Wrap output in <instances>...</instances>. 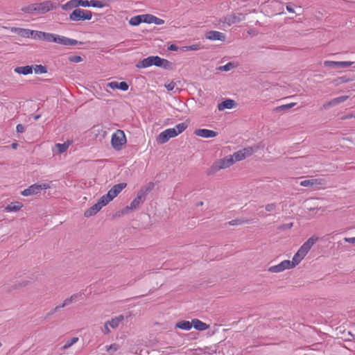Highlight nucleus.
Segmentation results:
<instances>
[{
  "label": "nucleus",
  "instance_id": "c03bdc74",
  "mask_svg": "<svg viewBox=\"0 0 355 355\" xmlns=\"http://www.w3.org/2000/svg\"><path fill=\"white\" fill-rule=\"evenodd\" d=\"M233 67H234V64L232 62H228L223 66L219 67L218 69L219 71H228Z\"/></svg>",
  "mask_w": 355,
  "mask_h": 355
},
{
  "label": "nucleus",
  "instance_id": "9b49d317",
  "mask_svg": "<svg viewBox=\"0 0 355 355\" xmlns=\"http://www.w3.org/2000/svg\"><path fill=\"white\" fill-rule=\"evenodd\" d=\"M87 4V0H70L62 5L61 8L64 10H69L72 8H78L79 6L86 7Z\"/></svg>",
  "mask_w": 355,
  "mask_h": 355
},
{
  "label": "nucleus",
  "instance_id": "4c0bfd02",
  "mask_svg": "<svg viewBox=\"0 0 355 355\" xmlns=\"http://www.w3.org/2000/svg\"><path fill=\"white\" fill-rule=\"evenodd\" d=\"M188 127V124L187 123H180L175 125V128H173L177 133V135L182 133L183 131L186 130V128Z\"/></svg>",
  "mask_w": 355,
  "mask_h": 355
},
{
  "label": "nucleus",
  "instance_id": "f704fd0d",
  "mask_svg": "<svg viewBox=\"0 0 355 355\" xmlns=\"http://www.w3.org/2000/svg\"><path fill=\"white\" fill-rule=\"evenodd\" d=\"M78 341V337H73L70 340H68L65 344L62 347L61 349L62 351H65L66 349L71 347L73 344L76 343Z\"/></svg>",
  "mask_w": 355,
  "mask_h": 355
},
{
  "label": "nucleus",
  "instance_id": "4be33fe9",
  "mask_svg": "<svg viewBox=\"0 0 355 355\" xmlns=\"http://www.w3.org/2000/svg\"><path fill=\"white\" fill-rule=\"evenodd\" d=\"M236 103L234 100L226 99L221 103H218V109L220 111H223L225 109H232L236 106Z\"/></svg>",
  "mask_w": 355,
  "mask_h": 355
},
{
  "label": "nucleus",
  "instance_id": "2eb2a0df",
  "mask_svg": "<svg viewBox=\"0 0 355 355\" xmlns=\"http://www.w3.org/2000/svg\"><path fill=\"white\" fill-rule=\"evenodd\" d=\"M291 261L284 260L277 265L270 266L268 268V271L270 272H273V273H277V272H282V271L285 270L286 269L292 268L291 267Z\"/></svg>",
  "mask_w": 355,
  "mask_h": 355
},
{
  "label": "nucleus",
  "instance_id": "412c9836",
  "mask_svg": "<svg viewBox=\"0 0 355 355\" xmlns=\"http://www.w3.org/2000/svg\"><path fill=\"white\" fill-rule=\"evenodd\" d=\"M107 86L113 89H118L122 91H127L129 88L128 84L124 81L120 83L117 81H112L109 83Z\"/></svg>",
  "mask_w": 355,
  "mask_h": 355
},
{
  "label": "nucleus",
  "instance_id": "bf43d9fd",
  "mask_svg": "<svg viewBox=\"0 0 355 355\" xmlns=\"http://www.w3.org/2000/svg\"><path fill=\"white\" fill-rule=\"evenodd\" d=\"M286 10H287L289 12H293V13H294V12H295L294 9L293 8V7L291 6V5H290V4L286 5Z\"/></svg>",
  "mask_w": 355,
  "mask_h": 355
},
{
  "label": "nucleus",
  "instance_id": "37998d69",
  "mask_svg": "<svg viewBox=\"0 0 355 355\" xmlns=\"http://www.w3.org/2000/svg\"><path fill=\"white\" fill-rule=\"evenodd\" d=\"M43 31H32V33H31V37L35 39V40H42V34H43Z\"/></svg>",
  "mask_w": 355,
  "mask_h": 355
},
{
  "label": "nucleus",
  "instance_id": "338daca9",
  "mask_svg": "<svg viewBox=\"0 0 355 355\" xmlns=\"http://www.w3.org/2000/svg\"><path fill=\"white\" fill-rule=\"evenodd\" d=\"M203 205V202H199L197 203V206H201Z\"/></svg>",
  "mask_w": 355,
  "mask_h": 355
},
{
  "label": "nucleus",
  "instance_id": "4d7b16f0",
  "mask_svg": "<svg viewBox=\"0 0 355 355\" xmlns=\"http://www.w3.org/2000/svg\"><path fill=\"white\" fill-rule=\"evenodd\" d=\"M178 49H179L178 46H177L175 44H171L168 47V50H169V51H178Z\"/></svg>",
  "mask_w": 355,
  "mask_h": 355
},
{
  "label": "nucleus",
  "instance_id": "20e7f679",
  "mask_svg": "<svg viewBox=\"0 0 355 355\" xmlns=\"http://www.w3.org/2000/svg\"><path fill=\"white\" fill-rule=\"evenodd\" d=\"M92 17V12L90 10H85L76 8L69 15V19L74 21L90 20Z\"/></svg>",
  "mask_w": 355,
  "mask_h": 355
},
{
  "label": "nucleus",
  "instance_id": "473e14b6",
  "mask_svg": "<svg viewBox=\"0 0 355 355\" xmlns=\"http://www.w3.org/2000/svg\"><path fill=\"white\" fill-rule=\"evenodd\" d=\"M22 207V204L19 202H15L14 203H11L5 207V210L10 212V211H17Z\"/></svg>",
  "mask_w": 355,
  "mask_h": 355
},
{
  "label": "nucleus",
  "instance_id": "ddd939ff",
  "mask_svg": "<svg viewBox=\"0 0 355 355\" xmlns=\"http://www.w3.org/2000/svg\"><path fill=\"white\" fill-rule=\"evenodd\" d=\"M127 184L125 182L119 183L114 185L106 194V197L112 200L115 197L118 196L121 191L125 189Z\"/></svg>",
  "mask_w": 355,
  "mask_h": 355
},
{
  "label": "nucleus",
  "instance_id": "cd10ccee",
  "mask_svg": "<svg viewBox=\"0 0 355 355\" xmlns=\"http://www.w3.org/2000/svg\"><path fill=\"white\" fill-rule=\"evenodd\" d=\"M81 296H82L81 293H76V294L72 295L70 297H68L64 300L63 303L61 304V306L65 307L73 302H76L78 301V298Z\"/></svg>",
  "mask_w": 355,
  "mask_h": 355
},
{
  "label": "nucleus",
  "instance_id": "e2e57ef3",
  "mask_svg": "<svg viewBox=\"0 0 355 355\" xmlns=\"http://www.w3.org/2000/svg\"><path fill=\"white\" fill-rule=\"evenodd\" d=\"M62 308H64V306H61V304H60V305H58V306H55V307L54 309H53V311L57 312V311H59L60 309H62Z\"/></svg>",
  "mask_w": 355,
  "mask_h": 355
},
{
  "label": "nucleus",
  "instance_id": "6ab92c4d",
  "mask_svg": "<svg viewBox=\"0 0 355 355\" xmlns=\"http://www.w3.org/2000/svg\"><path fill=\"white\" fill-rule=\"evenodd\" d=\"M194 134L203 138H213L218 135V132L208 129H197Z\"/></svg>",
  "mask_w": 355,
  "mask_h": 355
},
{
  "label": "nucleus",
  "instance_id": "dca6fc26",
  "mask_svg": "<svg viewBox=\"0 0 355 355\" xmlns=\"http://www.w3.org/2000/svg\"><path fill=\"white\" fill-rule=\"evenodd\" d=\"M300 184L302 187H311L314 189H316L319 188L320 185L322 184V182L321 180L311 178L301 181Z\"/></svg>",
  "mask_w": 355,
  "mask_h": 355
},
{
  "label": "nucleus",
  "instance_id": "a18cd8bd",
  "mask_svg": "<svg viewBox=\"0 0 355 355\" xmlns=\"http://www.w3.org/2000/svg\"><path fill=\"white\" fill-rule=\"evenodd\" d=\"M68 60L71 62L78 63L83 60V58L80 55H70Z\"/></svg>",
  "mask_w": 355,
  "mask_h": 355
},
{
  "label": "nucleus",
  "instance_id": "69168bd1",
  "mask_svg": "<svg viewBox=\"0 0 355 355\" xmlns=\"http://www.w3.org/2000/svg\"><path fill=\"white\" fill-rule=\"evenodd\" d=\"M40 116H41V115H40V114H37V115H35V116H33V119H34L35 120H38V119L40 118Z\"/></svg>",
  "mask_w": 355,
  "mask_h": 355
},
{
  "label": "nucleus",
  "instance_id": "a878e982",
  "mask_svg": "<svg viewBox=\"0 0 355 355\" xmlns=\"http://www.w3.org/2000/svg\"><path fill=\"white\" fill-rule=\"evenodd\" d=\"M14 71L19 74L28 75L33 73V67L29 65L17 67L15 68Z\"/></svg>",
  "mask_w": 355,
  "mask_h": 355
},
{
  "label": "nucleus",
  "instance_id": "423d86ee",
  "mask_svg": "<svg viewBox=\"0 0 355 355\" xmlns=\"http://www.w3.org/2000/svg\"><path fill=\"white\" fill-rule=\"evenodd\" d=\"M49 184H34L28 187L27 189L23 190L21 194L24 196H33L39 193L43 189H49Z\"/></svg>",
  "mask_w": 355,
  "mask_h": 355
},
{
  "label": "nucleus",
  "instance_id": "c9c22d12",
  "mask_svg": "<svg viewBox=\"0 0 355 355\" xmlns=\"http://www.w3.org/2000/svg\"><path fill=\"white\" fill-rule=\"evenodd\" d=\"M21 11L28 14H35V3L30 4L27 6H24L21 8Z\"/></svg>",
  "mask_w": 355,
  "mask_h": 355
},
{
  "label": "nucleus",
  "instance_id": "13d9d810",
  "mask_svg": "<svg viewBox=\"0 0 355 355\" xmlns=\"http://www.w3.org/2000/svg\"><path fill=\"white\" fill-rule=\"evenodd\" d=\"M93 209L98 213L102 208L101 206L98 205L97 203H95L93 206H92Z\"/></svg>",
  "mask_w": 355,
  "mask_h": 355
},
{
  "label": "nucleus",
  "instance_id": "aec40b11",
  "mask_svg": "<svg viewBox=\"0 0 355 355\" xmlns=\"http://www.w3.org/2000/svg\"><path fill=\"white\" fill-rule=\"evenodd\" d=\"M144 23L147 24H155L157 25H162L164 23V20L162 19L158 18L150 14H145L144 15Z\"/></svg>",
  "mask_w": 355,
  "mask_h": 355
},
{
  "label": "nucleus",
  "instance_id": "603ef678",
  "mask_svg": "<svg viewBox=\"0 0 355 355\" xmlns=\"http://www.w3.org/2000/svg\"><path fill=\"white\" fill-rule=\"evenodd\" d=\"M175 86V83L173 82H171L168 84L165 85V87L168 91H172Z\"/></svg>",
  "mask_w": 355,
  "mask_h": 355
},
{
  "label": "nucleus",
  "instance_id": "0e129e2a",
  "mask_svg": "<svg viewBox=\"0 0 355 355\" xmlns=\"http://www.w3.org/2000/svg\"><path fill=\"white\" fill-rule=\"evenodd\" d=\"M17 146H18L17 143H12V144H11V147H12L13 149H16V148H17Z\"/></svg>",
  "mask_w": 355,
  "mask_h": 355
},
{
  "label": "nucleus",
  "instance_id": "774afa93",
  "mask_svg": "<svg viewBox=\"0 0 355 355\" xmlns=\"http://www.w3.org/2000/svg\"><path fill=\"white\" fill-rule=\"evenodd\" d=\"M113 1H114V0H107V1H108L109 3H110V2Z\"/></svg>",
  "mask_w": 355,
  "mask_h": 355
},
{
  "label": "nucleus",
  "instance_id": "7ed1b4c3",
  "mask_svg": "<svg viewBox=\"0 0 355 355\" xmlns=\"http://www.w3.org/2000/svg\"><path fill=\"white\" fill-rule=\"evenodd\" d=\"M126 143V138L125 133L121 130H117L112 135L111 144L114 149L119 150L122 146Z\"/></svg>",
  "mask_w": 355,
  "mask_h": 355
},
{
  "label": "nucleus",
  "instance_id": "052dcab7",
  "mask_svg": "<svg viewBox=\"0 0 355 355\" xmlns=\"http://www.w3.org/2000/svg\"><path fill=\"white\" fill-rule=\"evenodd\" d=\"M293 227V223L285 224L282 226L283 229H290Z\"/></svg>",
  "mask_w": 355,
  "mask_h": 355
},
{
  "label": "nucleus",
  "instance_id": "9d476101",
  "mask_svg": "<svg viewBox=\"0 0 355 355\" xmlns=\"http://www.w3.org/2000/svg\"><path fill=\"white\" fill-rule=\"evenodd\" d=\"M245 19V15L242 13H232L224 17L223 22L228 26L239 23Z\"/></svg>",
  "mask_w": 355,
  "mask_h": 355
},
{
  "label": "nucleus",
  "instance_id": "72a5a7b5",
  "mask_svg": "<svg viewBox=\"0 0 355 355\" xmlns=\"http://www.w3.org/2000/svg\"><path fill=\"white\" fill-rule=\"evenodd\" d=\"M107 5V3H103L102 1L98 0H87V4L86 5V7L92 6L95 8H103Z\"/></svg>",
  "mask_w": 355,
  "mask_h": 355
},
{
  "label": "nucleus",
  "instance_id": "864d4df0",
  "mask_svg": "<svg viewBox=\"0 0 355 355\" xmlns=\"http://www.w3.org/2000/svg\"><path fill=\"white\" fill-rule=\"evenodd\" d=\"M17 132L22 133L25 131V127L22 124H18L16 127Z\"/></svg>",
  "mask_w": 355,
  "mask_h": 355
},
{
  "label": "nucleus",
  "instance_id": "a19ab883",
  "mask_svg": "<svg viewBox=\"0 0 355 355\" xmlns=\"http://www.w3.org/2000/svg\"><path fill=\"white\" fill-rule=\"evenodd\" d=\"M34 71L35 73H45L47 72L46 68L45 66L41 64H37L34 67Z\"/></svg>",
  "mask_w": 355,
  "mask_h": 355
},
{
  "label": "nucleus",
  "instance_id": "58836bf2",
  "mask_svg": "<svg viewBox=\"0 0 355 355\" xmlns=\"http://www.w3.org/2000/svg\"><path fill=\"white\" fill-rule=\"evenodd\" d=\"M55 146L57 148L58 153H63L69 148V144H67V143L56 144Z\"/></svg>",
  "mask_w": 355,
  "mask_h": 355
},
{
  "label": "nucleus",
  "instance_id": "de8ad7c7",
  "mask_svg": "<svg viewBox=\"0 0 355 355\" xmlns=\"http://www.w3.org/2000/svg\"><path fill=\"white\" fill-rule=\"evenodd\" d=\"M184 48L187 51H198L201 49V45L200 44H196L190 46H186Z\"/></svg>",
  "mask_w": 355,
  "mask_h": 355
},
{
  "label": "nucleus",
  "instance_id": "1a4fd4ad",
  "mask_svg": "<svg viewBox=\"0 0 355 355\" xmlns=\"http://www.w3.org/2000/svg\"><path fill=\"white\" fill-rule=\"evenodd\" d=\"M177 136L174 128H168L162 132L157 138L158 144H162L167 142L171 138Z\"/></svg>",
  "mask_w": 355,
  "mask_h": 355
},
{
  "label": "nucleus",
  "instance_id": "ea45409f",
  "mask_svg": "<svg viewBox=\"0 0 355 355\" xmlns=\"http://www.w3.org/2000/svg\"><path fill=\"white\" fill-rule=\"evenodd\" d=\"M107 352L113 354L115 352H116L119 349V345L116 343L111 344L110 345H107L105 347Z\"/></svg>",
  "mask_w": 355,
  "mask_h": 355
},
{
  "label": "nucleus",
  "instance_id": "c85d7f7f",
  "mask_svg": "<svg viewBox=\"0 0 355 355\" xmlns=\"http://www.w3.org/2000/svg\"><path fill=\"white\" fill-rule=\"evenodd\" d=\"M124 319L123 315H119L114 318H112L110 320L107 321V323L112 328H116L119 327V323L122 322Z\"/></svg>",
  "mask_w": 355,
  "mask_h": 355
},
{
  "label": "nucleus",
  "instance_id": "393cba45",
  "mask_svg": "<svg viewBox=\"0 0 355 355\" xmlns=\"http://www.w3.org/2000/svg\"><path fill=\"white\" fill-rule=\"evenodd\" d=\"M192 327L198 331H205L209 328V325L198 319H193Z\"/></svg>",
  "mask_w": 355,
  "mask_h": 355
},
{
  "label": "nucleus",
  "instance_id": "e433bc0d",
  "mask_svg": "<svg viewBox=\"0 0 355 355\" xmlns=\"http://www.w3.org/2000/svg\"><path fill=\"white\" fill-rule=\"evenodd\" d=\"M110 201V199L106 197V194L101 196L97 201L98 205L101 206L103 208L104 206L107 205Z\"/></svg>",
  "mask_w": 355,
  "mask_h": 355
},
{
  "label": "nucleus",
  "instance_id": "5701e85b",
  "mask_svg": "<svg viewBox=\"0 0 355 355\" xmlns=\"http://www.w3.org/2000/svg\"><path fill=\"white\" fill-rule=\"evenodd\" d=\"M347 96H340L336 98H334L331 99L330 101H329L327 104L324 105V108H328L330 107H334L338 104H340L341 103H343L347 99Z\"/></svg>",
  "mask_w": 355,
  "mask_h": 355
},
{
  "label": "nucleus",
  "instance_id": "79ce46f5",
  "mask_svg": "<svg viewBox=\"0 0 355 355\" xmlns=\"http://www.w3.org/2000/svg\"><path fill=\"white\" fill-rule=\"evenodd\" d=\"M245 223H248V220H244V219H242V218H236V219L232 220L231 221H230L228 223V224L230 225H237L243 224Z\"/></svg>",
  "mask_w": 355,
  "mask_h": 355
},
{
  "label": "nucleus",
  "instance_id": "2f4dec72",
  "mask_svg": "<svg viewBox=\"0 0 355 355\" xmlns=\"http://www.w3.org/2000/svg\"><path fill=\"white\" fill-rule=\"evenodd\" d=\"M144 15H137L130 18L129 24L132 26H138L142 22H145L144 20Z\"/></svg>",
  "mask_w": 355,
  "mask_h": 355
},
{
  "label": "nucleus",
  "instance_id": "b1692460",
  "mask_svg": "<svg viewBox=\"0 0 355 355\" xmlns=\"http://www.w3.org/2000/svg\"><path fill=\"white\" fill-rule=\"evenodd\" d=\"M33 30L22 28H12V32L17 33L21 37H31V33Z\"/></svg>",
  "mask_w": 355,
  "mask_h": 355
},
{
  "label": "nucleus",
  "instance_id": "49530a36",
  "mask_svg": "<svg viewBox=\"0 0 355 355\" xmlns=\"http://www.w3.org/2000/svg\"><path fill=\"white\" fill-rule=\"evenodd\" d=\"M53 33L44 32L42 34V41L51 42Z\"/></svg>",
  "mask_w": 355,
  "mask_h": 355
},
{
  "label": "nucleus",
  "instance_id": "f257e3e1",
  "mask_svg": "<svg viewBox=\"0 0 355 355\" xmlns=\"http://www.w3.org/2000/svg\"><path fill=\"white\" fill-rule=\"evenodd\" d=\"M153 65L164 69H171L172 68V63L170 61L158 55H151L143 59L137 63L136 67L139 69L147 68Z\"/></svg>",
  "mask_w": 355,
  "mask_h": 355
},
{
  "label": "nucleus",
  "instance_id": "7c9ffc66",
  "mask_svg": "<svg viewBox=\"0 0 355 355\" xmlns=\"http://www.w3.org/2000/svg\"><path fill=\"white\" fill-rule=\"evenodd\" d=\"M304 258L303 254L300 253L297 251L293 256L292 261H291V267L293 268L297 264H299L301 261Z\"/></svg>",
  "mask_w": 355,
  "mask_h": 355
},
{
  "label": "nucleus",
  "instance_id": "f8f14e48",
  "mask_svg": "<svg viewBox=\"0 0 355 355\" xmlns=\"http://www.w3.org/2000/svg\"><path fill=\"white\" fill-rule=\"evenodd\" d=\"M354 62L349 61H324V65L327 67H329L331 69H341V68H347L351 66Z\"/></svg>",
  "mask_w": 355,
  "mask_h": 355
},
{
  "label": "nucleus",
  "instance_id": "6e6d98bb",
  "mask_svg": "<svg viewBox=\"0 0 355 355\" xmlns=\"http://www.w3.org/2000/svg\"><path fill=\"white\" fill-rule=\"evenodd\" d=\"M343 240L345 241V242H348V243H352V244H354L355 243V237H350V238H344Z\"/></svg>",
  "mask_w": 355,
  "mask_h": 355
},
{
  "label": "nucleus",
  "instance_id": "a211bd4d",
  "mask_svg": "<svg viewBox=\"0 0 355 355\" xmlns=\"http://www.w3.org/2000/svg\"><path fill=\"white\" fill-rule=\"evenodd\" d=\"M205 37L209 40L225 41V34L216 31H210L207 32Z\"/></svg>",
  "mask_w": 355,
  "mask_h": 355
},
{
  "label": "nucleus",
  "instance_id": "39448f33",
  "mask_svg": "<svg viewBox=\"0 0 355 355\" xmlns=\"http://www.w3.org/2000/svg\"><path fill=\"white\" fill-rule=\"evenodd\" d=\"M51 42L60 44L64 46H75L77 44H83V42L78 41L74 39L69 38L65 36L53 33Z\"/></svg>",
  "mask_w": 355,
  "mask_h": 355
},
{
  "label": "nucleus",
  "instance_id": "8fccbe9b",
  "mask_svg": "<svg viewBox=\"0 0 355 355\" xmlns=\"http://www.w3.org/2000/svg\"><path fill=\"white\" fill-rule=\"evenodd\" d=\"M277 203H270L265 206V209L268 212L274 211L277 208Z\"/></svg>",
  "mask_w": 355,
  "mask_h": 355
},
{
  "label": "nucleus",
  "instance_id": "3c124183",
  "mask_svg": "<svg viewBox=\"0 0 355 355\" xmlns=\"http://www.w3.org/2000/svg\"><path fill=\"white\" fill-rule=\"evenodd\" d=\"M295 105V103H291L286 105H282L278 107H277V110H287L291 107H293Z\"/></svg>",
  "mask_w": 355,
  "mask_h": 355
},
{
  "label": "nucleus",
  "instance_id": "09e8293b",
  "mask_svg": "<svg viewBox=\"0 0 355 355\" xmlns=\"http://www.w3.org/2000/svg\"><path fill=\"white\" fill-rule=\"evenodd\" d=\"M97 212L93 209L92 207L87 209L84 214V216L87 218L95 215Z\"/></svg>",
  "mask_w": 355,
  "mask_h": 355
},
{
  "label": "nucleus",
  "instance_id": "6e6552de",
  "mask_svg": "<svg viewBox=\"0 0 355 355\" xmlns=\"http://www.w3.org/2000/svg\"><path fill=\"white\" fill-rule=\"evenodd\" d=\"M146 199V198L138 191L136 198L133 199L130 205L127 206L124 209L123 213L126 214L129 210H134L137 209L140 205L144 202Z\"/></svg>",
  "mask_w": 355,
  "mask_h": 355
},
{
  "label": "nucleus",
  "instance_id": "f03ea898",
  "mask_svg": "<svg viewBox=\"0 0 355 355\" xmlns=\"http://www.w3.org/2000/svg\"><path fill=\"white\" fill-rule=\"evenodd\" d=\"M234 161L235 159L232 155L230 157H225L215 162L211 166L209 174L214 173L220 169L230 167L234 163Z\"/></svg>",
  "mask_w": 355,
  "mask_h": 355
},
{
  "label": "nucleus",
  "instance_id": "f3484780",
  "mask_svg": "<svg viewBox=\"0 0 355 355\" xmlns=\"http://www.w3.org/2000/svg\"><path fill=\"white\" fill-rule=\"evenodd\" d=\"M317 238H314L313 236L309 238L298 250V251L303 254V255L305 257L309 251L311 250V247L313 245V244L317 241Z\"/></svg>",
  "mask_w": 355,
  "mask_h": 355
},
{
  "label": "nucleus",
  "instance_id": "c756f323",
  "mask_svg": "<svg viewBox=\"0 0 355 355\" xmlns=\"http://www.w3.org/2000/svg\"><path fill=\"white\" fill-rule=\"evenodd\" d=\"M154 187V183L150 182L142 187L138 191L146 198L148 193L153 189Z\"/></svg>",
  "mask_w": 355,
  "mask_h": 355
},
{
  "label": "nucleus",
  "instance_id": "5fc2aeb1",
  "mask_svg": "<svg viewBox=\"0 0 355 355\" xmlns=\"http://www.w3.org/2000/svg\"><path fill=\"white\" fill-rule=\"evenodd\" d=\"M108 325H109V324L107 323V322H105V324H104V327L103 329V333L105 334H108L110 332V329L108 327Z\"/></svg>",
  "mask_w": 355,
  "mask_h": 355
},
{
  "label": "nucleus",
  "instance_id": "680f3d73",
  "mask_svg": "<svg viewBox=\"0 0 355 355\" xmlns=\"http://www.w3.org/2000/svg\"><path fill=\"white\" fill-rule=\"evenodd\" d=\"M55 312L53 311V309H52L51 311L48 312L46 315H45V318H49V316L52 315L53 314H54Z\"/></svg>",
  "mask_w": 355,
  "mask_h": 355
},
{
  "label": "nucleus",
  "instance_id": "0eeeda50",
  "mask_svg": "<svg viewBox=\"0 0 355 355\" xmlns=\"http://www.w3.org/2000/svg\"><path fill=\"white\" fill-rule=\"evenodd\" d=\"M259 147L257 146H248L235 152L233 154V157L235 161H241L252 155L254 152L257 151Z\"/></svg>",
  "mask_w": 355,
  "mask_h": 355
},
{
  "label": "nucleus",
  "instance_id": "bb28decb",
  "mask_svg": "<svg viewBox=\"0 0 355 355\" xmlns=\"http://www.w3.org/2000/svg\"><path fill=\"white\" fill-rule=\"evenodd\" d=\"M175 328L182 330L189 331L192 328V322L187 320H181L175 324Z\"/></svg>",
  "mask_w": 355,
  "mask_h": 355
},
{
  "label": "nucleus",
  "instance_id": "4468645a",
  "mask_svg": "<svg viewBox=\"0 0 355 355\" xmlns=\"http://www.w3.org/2000/svg\"><path fill=\"white\" fill-rule=\"evenodd\" d=\"M36 14H44L53 8V3L50 1L35 3Z\"/></svg>",
  "mask_w": 355,
  "mask_h": 355
}]
</instances>
